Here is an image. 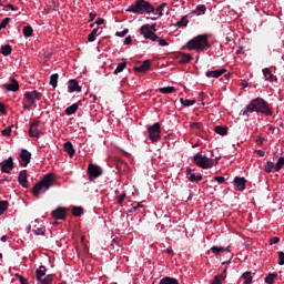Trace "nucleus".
I'll return each instance as SVG.
<instances>
[{
	"instance_id": "obj_1",
	"label": "nucleus",
	"mask_w": 284,
	"mask_h": 284,
	"mask_svg": "<svg viewBox=\"0 0 284 284\" xmlns=\"http://www.w3.org/2000/svg\"><path fill=\"white\" fill-rule=\"evenodd\" d=\"M262 114L265 116H273L274 112L263 98H255L250 101V103L240 111V115H248V113Z\"/></svg>"
},
{
	"instance_id": "obj_2",
	"label": "nucleus",
	"mask_w": 284,
	"mask_h": 284,
	"mask_svg": "<svg viewBox=\"0 0 284 284\" xmlns=\"http://www.w3.org/2000/svg\"><path fill=\"white\" fill-rule=\"evenodd\" d=\"M126 12L136 16L151 14L155 12V8L146 0H135L131 6H129Z\"/></svg>"
},
{
	"instance_id": "obj_3",
	"label": "nucleus",
	"mask_w": 284,
	"mask_h": 284,
	"mask_svg": "<svg viewBox=\"0 0 284 284\" xmlns=\"http://www.w3.org/2000/svg\"><path fill=\"white\" fill-rule=\"evenodd\" d=\"M186 48L192 51H206L211 48L210 41H209V34H199L194 37L193 39L189 40L186 43Z\"/></svg>"
},
{
	"instance_id": "obj_4",
	"label": "nucleus",
	"mask_w": 284,
	"mask_h": 284,
	"mask_svg": "<svg viewBox=\"0 0 284 284\" xmlns=\"http://www.w3.org/2000/svg\"><path fill=\"white\" fill-rule=\"evenodd\" d=\"M55 183L54 174L50 173L43 176L41 181H39L34 186L32 187L31 192L34 197H40V193L43 190V192H47L51 186H53Z\"/></svg>"
},
{
	"instance_id": "obj_5",
	"label": "nucleus",
	"mask_w": 284,
	"mask_h": 284,
	"mask_svg": "<svg viewBox=\"0 0 284 284\" xmlns=\"http://www.w3.org/2000/svg\"><path fill=\"white\" fill-rule=\"evenodd\" d=\"M140 34L143 36L144 39L151 40L152 42H158L161 47H168L169 42L159 37L154 31L150 30V24H143L140 28Z\"/></svg>"
},
{
	"instance_id": "obj_6",
	"label": "nucleus",
	"mask_w": 284,
	"mask_h": 284,
	"mask_svg": "<svg viewBox=\"0 0 284 284\" xmlns=\"http://www.w3.org/2000/svg\"><path fill=\"white\" fill-rule=\"evenodd\" d=\"M219 159L220 158H215V159L206 158V155H201V152H200L193 155V163L201 169L207 170L213 166H216L219 164Z\"/></svg>"
},
{
	"instance_id": "obj_7",
	"label": "nucleus",
	"mask_w": 284,
	"mask_h": 284,
	"mask_svg": "<svg viewBox=\"0 0 284 284\" xmlns=\"http://www.w3.org/2000/svg\"><path fill=\"white\" fill-rule=\"evenodd\" d=\"M148 133H149V140L152 143H156L161 140L162 138V129H161V123L160 122H155L152 125L148 126Z\"/></svg>"
},
{
	"instance_id": "obj_8",
	"label": "nucleus",
	"mask_w": 284,
	"mask_h": 284,
	"mask_svg": "<svg viewBox=\"0 0 284 284\" xmlns=\"http://www.w3.org/2000/svg\"><path fill=\"white\" fill-rule=\"evenodd\" d=\"M41 122L39 120H33L30 123L28 134L30 138L40 139L43 135L42 130L39 128Z\"/></svg>"
},
{
	"instance_id": "obj_9",
	"label": "nucleus",
	"mask_w": 284,
	"mask_h": 284,
	"mask_svg": "<svg viewBox=\"0 0 284 284\" xmlns=\"http://www.w3.org/2000/svg\"><path fill=\"white\" fill-rule=\"evenodd\" d=\"M41 97L42 93L38 92L37 90L24 92V101H27L29 105H33L36 101H41Z\"/></svg>"
},
{
	"instance_id": "obj_10",
	"label": "nucleus",
	"mask_w": 284,
	"mask_h": 284,
	"mask_svg": "<svg viewBox=\"0 0 284 284\" xmlns=\"http://www.w3.org/2000/svg\"><path fill=\"white\" fill-rule=\"evenodd\" d=\"M103 174L102 170L94 164H90L88 168L89 180L93 181Z\"/></svg>"
},
{
	"instance_id": "obj_11",
	"label": "nucleus",
	"mask_w": 284,
	"mask_h": 284,
	"mask_svg": "<svg viewBox=\"0 0 284 284\" xmlns=\"http://www.w3.org/2000/svg\"><path fill=\"white\" fill-rule=\"evenodd\" d=\"M0 166L2 173H11V171L14 169L13 158H8V160H3V162L0 163Z\"/></svg>"
},
{
	"instance_id": "obj_12",
	"label": "nucleus",
	"mask_w": 284,
	"mask_h": 284,
	"mask_svg": "<svg viewBox=\"0 0 284 284\" xmlns=\"http://www.w3.org/2000/svg\"><path fill=\"white\" fill-rule=\"evenodd\" d=\"M31 158H32V155H31L30 151H28L27 149H22L20 151V165H22L24 168L28 166L29 163L31 162Z\"/></svg>"
},
{
	"instance_id": "obj_13",
	"label": "nucleus",
	"mask_w": 284,
	"mask_h": 284,
	"mask_svg": "<svg viewBox=\"0 0 284 284\" xmlns=\"http://www.w3.org/2000/svg\"><path fill=\"white\" fill-rule=\"evenodd\" d=\"M52 216L57 221H65L67 220V209L58 207L57 210L52 211Z\"/></svg>"
},
{
	"instance_id": "obj_14",
	"label": "nucleus",
	"mask_w": 284,
	"mask_h": 284,
	"mask_svg": "<svg viewBox=\"0 0 284 284\" xmlns=\"http://www.w3.org/2000/svg\"><path fill=\"white\" fill-rule=\"evenodd\" d=\"M3 88H6L8 91H11V92H18L20 89V85L17 79L10 78V83L4 84Z\"/></svg>"
},
{
	"instance_id": "obj_15",
	"label": "nucleus",
	"mask_w": 284,
	"mask_h": 284,
	"mask_svg": "<svg viewBox=\"0 0 284 284\" xmlns=\"http://www.w3.org/2000/svg\"><path fill=\"white\" fill-rule=\"evenodd\" d=\"M18 183L22 185L23 187H29V181H28V171L22 170L20 174L18 175Z\"/></svg>"
},
{
	"instance_id": "obj_16",
	"label": "nucleus",
	"mask_w": 284,
	"mask_h": 284,
	"mask_svg": "<svg viewBox=\"0 0 284 284\" xmlns=\"http://www.w3.org/2000/svg\"><path fill=\"white\" fill-rule=\"evenodd\" d=\"M233 183L235 184V190L244 191L246 189L247 181L244 178L236 176L235 180H233Z\"/></svg>"
},
{
	"instance_id": "obj_17",
	"label": "nucleus",
	"mask_w": 284,
	"mask_h": 284,
	"mask_svg": "<svg viewBox=\"0 0 284 284\" xmlns=\"http://www.w3.org/2000/svg\"><path fill=\"white\" fill-rule=\"evenodd\" d=\"M63 151L67 152L70 158H73L74 154L77 153L74 145H72V142L70 141L64 142Z\"/></svg>"
},
{
	"instance_id": "obj_18",
	"label": "nucleus",
	"mask_w": 284,
	"mask_h": 284,
	"mask_svg": "<svg viewBox=\"0 0 284 284\" xmlns=\"http://www.w3.org/2000/svg\"><path fill=\"white\" fill-rule=\"evenodd\" d=\"M226 277H227V266H225V268H223L222 274H219L214 277V280L211 284H223V282L226 280Z\"/></svg>"
},
{
	"instance_id": "obj_19",
	"label": "nucleus",
	"mask_w": 284,
	"mask_h": 284,
	"mask_svg": "<svg viewBox=\"0 0 284 284\" xmlns=\"http://www.w3.org/2000/svg\"><path fill=\"white\" fill-rule=\"evenodd\" d=\"M186 178L189 179V181L196 183L203 180V176L200 173H192V170L190 169L186 170Z\"/></svg>"
},
{
	"instance_id": "obj_20",
	"label": "nucleus",
	"mask_w": 284,
	"mask_h": 284,
	"mask_svg": "<svg viewBox=\"0 0 284 284\" xmlns=\"http://www.w3.org/2000/svg\"><path fill=\"white\" fill-rule=\"evenodd\" d=\"M68 91L70 92V93H72V92H81V87L79 85V81H77V80H70L69 81V85H68Z\"/></svg>"
},
{
	"instance_id": "obj_21",
	"label": "nucleus",
	"mask_w": 284,
	"mask_h": 284,
	"mask_svg": "<svg viewBox=\"0 0 284 284\" xmlns=\"http://www.w3.org/2000/svg\"><path fill=\"white\" fill-rule=\"evenodd\" d=\"M150 68H151V61L150 60H145V61L142 62V64L140 67H135L134 71L135 72L144 73V72L149 71Z\"/></svg>"
},
{
	"instance_id": "obj_22",
	"label": "nucleus",
	"mask_w": 284,
	"mask_h": 284,
	"mask_svg": "<svg viewBox=\"0 0 284 284\" xmlns=\"http://www.w3.org/2000/svg\"><path fill=\"white\" fill-rule=\"evenodd\" d=\"M226 72H227L226 69H221V70H215V71H207L206 77L207 78H220L221 75H223Z\"/></svg>"
},
{
	"instance_id": "obj_23",
	"label": "nucleus",
	"mask_w": 284,
	"mask_h": 284,
	"mask_svg": "<svg viewBox=\"0 0 284 284\" xmlns=\"http://www.w3.org/2000/svg\"><path fill=\"white\" fill-rule=\"evenodd\" d=\"M211 251H212L213 254L219 256L224 252H230V246L224 247V246L214 245V246H212Z\"/></svg>"
},
{
	"instance_id": "obj_24",
	"label": "nucleus",
	"mask_w": 284,
	"mask_h": 284,
	"mask_svg": "<svg viewBox=\"0 0 284 284\" xmlns=\"http://www.w3.org/2000/svg\"><path fill=\"white\" fill-rule=\"evenodd\" d=\"M77 111H79V104L73 103L72 105H70L65 109V114L68 116H71V115H74L77 113Z\"/></svg>"
},
{
	"instance_id": "obj_25",
	"label": "nucleus",
	"mask_w": 284,
	"mask_h": 284,
	"mask_svg": "<svg viewBox=\"0 0 284 284\" xmlns=\"http://www.w3.org/2000/svg\"><path fill=\"white\" fill-rule=\"evenodd\" d=\"M47 266H39L36 271L37 281H42V277L45 276Z\"/></svg>"
},
{
	"instance_id": "obj_26",
	"label": "nucleus",
	"mask_w": 284,
	"mask_h": 284,
	"mask_svg": "<svg viewBox=\"0 0 284 284\" xmlns=\"http://www.w3.org/2000/svg\"><path fill=\"white\" fill-rule=\"evenodd\" d=\"M99 30H100V28L97 27V28L93 29L92 32H90V33L88 34V41H89V42L95 41V37H98V36L101 34V31H99Z\"/></svg>"
},
{
	"instance_id": "obj_27",
	"label": "nucleus",
	"mask_w": 284,
	"mask_h": 284,
	"mask_svg": "<svg viewBox=\"0 0 284 284\" xmlns=\"http://www.w3.org/2000/svg\"><path fill=\"white\" fill-rule=\"evenodd\" d=\"M159 284H179V280L170 276L163 277Z\"/></svg>"
},
{
	"instance_id": "obj_28",
	"label": "nucleus",
	"mask_w": 284,
	"mask_h": 284,
	"mask_svg": "<svg viewBox=\"0 0 284 284\" xmlns=\"http://www.w3.org/2000/svg\"><path fill=\"white\" fill-rule=\"evenodd\" d=\"M241 278L244 280L243 284H252L253 282V276H252V272H245L241 275Z\"/></svg>"
},
{
	"instance_id": "obj_29",
	"label": "nucleus",
	"mask_w": 284,
	"mask_h": 284,
	"mask_svg": "<svg viewBox=\"0 0 284 284\" xmlns=\"http://www.w3.org/2000/svg\"><path fill=\"white\" fill-rule=\"evenodd\" d=\"M11 53H12L11 44H3L1 47V54H3L4 57H9Z\"/></svg>"
},
{
	"instance_id": "obj_30",
	"label": "nucleus",
	"mask_w": 284,
	"mask_h": 284,
	"mask_svg": "<svg viewBox=\"0 0 284 284\" xmlns=\"http://www.w3.org/2000/svg\"><path fill=\"white\" fill-rule=\"evenodd\" d=\"M227 132H229V128L227 126H222V125H216L215 126V133L222 135V136H225L227 135Z\"/></svg>"
},
{
	"instance_id": "obj_31",
	"label": "nucleus",
	"mask_w": 284,
	"mask_h": 284,
	"mask_svg": "<svg viewBox=\"0 0 284 284\" xmlns=\"http://www.w3.org/2000/svg\"><path fill=\"white\" fill-rule=\"evenodd\" d=\"M278 277V274L277 273H271V274H268L266 277H265V280H264V282L266 283V284H274L275 283V280Z\"/></svg>"
},
{
	"instance_id": "obj_32",
	"label": "nucleus",
	"mask_w": 284,
	"mask_h": 284,
	"mask_svg": "<svg viewBox=\"0 0 284 284\" xmlns=\"http://www.w3.org/2000/svg\"><path fill=\"white\" fill-rule=\"evenodd\" d=\"M22 34L24 36V38H31L33 36V28L31 26H26L22 29Z\"/></svg>"
},
{
	"instance_id": "obj_33",
	"label": "nucleus",
	"mask_w": 284,
	"mask_h": 284,
	"mask_svg": "<svg viewBox=\"0 0 284 284\" xmlns=\"http://www.w3.org/2000/svg\"><path fill=\"white\" fill-rule=\"evenodd\" d=\"M166 7H168V3H165V2L158 6L156 9H155V11H156L155 16H158L159 18L163 17L164 16L163 11Z\"/></svg>"
},
{
	"instance_id": "obj_34",
	"label": "nucleus",
	"mask_w": 284,
	"mask_h": 284,
	"mask_svg": "<svg viewBox=\"0 0 284 284\" xmlns=\"http://www.w3.org/2000/svg\"><path fill=\"white\" fill-rule=\"evenodd\" d=\"M193 58L190 54H182L179 59L180 64H187Z\"/></svg>"
},
{
	"instance_id": "obj_35",
	"label": "nucleus",
	"mask_w": 284,
	"mask_h": 284,
	"mask_svg": "<svg viewBox=\"0 0 284 284\" xmlns=\"http://www.w3.org/2000/svg\"><path fill=\"white\" fill-rule=\"evenodd\" d=\"M263 74L265 77V80L271 81V82L274 81V74L272 73V71L268 68L263 70Z\"/></svg>"
},
{
	"instance_id": "obj_36",
	"label": "nucleus",
	"mask_w": 284,
	"mask_h": 284,
	"mask_svg": "<svg viewBox=\"0 0 284 284\" xmlns=\"http://www.w3.org/2000/svg\"><path fill=\"white\" fill-rule=\"evenodd\" d=\"M58 81H59V74L58 73H55V74H52L51 77H50V85L52 87V88H57L58 87Z\"/></svg>"
},
{
	"instance_id": "obj_37",
	"label": "nucleus",
	"mask_w": 284,
	"mask_h": 284,
	"mask_svg": "<svg viewBox=\"0 0 284 284\" xmlns=\"http://www.w3.org/2000/svg\"><path fill=\"white\" fill-rule=\"evenodd\" d=\"M159 91L163 94H170V93H174L176 89L174 87H165V88L159 89Z\"/></svg>"
},
{
	"instance_id": "obj_38",
	"label": "nucleus",
	"mask_w": 284,
	"mask_h": 284,
	"mask_svg": "<svg viewBox=\"0 0 284 284\" xmlns=\"http://www.w3.org/2000/svg\"><path fill=\"white\" fill-rule=\"evenodd\" d=\"M187 23H189L187 16H184V17L181 18L180 21L176 22V27L178 28H185V27H187Z\"/></svg>"
},
{
	"instance_id": "obj_39",
	"label": "nucleus",
	"mask_w": 284,
	"mask_h": 284,
	"mask_svg": "<svg viewBox=\"0 0 284 284\" xmlns=\"http://www.w3.org/2000/svg\"><path fill=\"white\" fill-rule=\"evenodd\" d=\"M9 207V202L8 201H0V216L7 212Z\"/></svg>"
},
{
	"instance_id": "obj_40",
	"label": "nucleus",
	"mask_w": 284,
	"mask_h": 284,
	"mask_svg": "<svg viewBox=\"0 0 284 284\" xmlns=\"http://www.w3.org/2000/svg\"><path fill=\"white\" fill-rule=\"evenodd\" d=\"M274 169L275 164L273 162H266V164L264 165V171L266 173H272Z\"/></svg>"
},
{
	"instance_id": "obj_41",
	"label": "nucleus",
	"mask_w": 284,
	"mask_h": 284,
	"mask_svg": "<svg viewBox=\"0 0 284 284\" xmlns=\"http://www.w3.org/2000/svg\"><path fill=\"white\" fill-rule=\"evenodd\" d=\"M284 166V158H278L277 163L275 164V171L280 172Z\"/></svg>"
},
{
	"instance_id": "obj_42",
	"label": "nucleus",
	"mask_w": 284,
	"mask_h": 284,
	"mask_svg": "<svg viewBox=\"0 0 284 284\" xmlns=\"http://www.w3.org/2000/svg\"><path fill=\"white\" fill-rule=\"evenodd\" d=\"M73 216H81L83 214V209L81 206H74L72 209Z\"/></svg>"
},
{
	"instance_id": "obj_43",
	"label": "nucleus",
	"mask_w": 284,
	"mask_h": 284,
	"mask_svg": "<svg viewBox=\"0 0 284 284\" xmlns=\"http://www.w3.org/2000/svg\"><path fill=\"white\" fill-rule=\"evenodd\" d=\"M39 282H41V284H53V275H48L44 278H41Z\"/></svg>"
},
{
	"instance_id": "obj_44",
	"label": "nucleus",
	"mask_w": 284,
	"mask_h": 284,
	"mask_svg": "<svg viewBox=\"0 0 284 284\" xmlns=\"http://www.w3.org/2000/svg\"><path fill=\"white\" fill-rule=\"evenodd\" d=\"M182 105H185V108H190V105H194L195 101L194 100H189V99H181L180 100Z\"/></svg>"
},
{
	"instance_id": "obj_45",
	"label": "nucleus",
	"mask_w": 284,
	"mask_h": 284,
	"mask_svg": "<svg viewBox=\"0 0 284 284\" xmlns=\"http://www.w3.org/2000/svg\"><path fill=\"white\" fill-rule=\"evenodd\" d=\"M128 63L126 62H122L118 65V68L114 71V74H119L121 72H123V70L126 68Z\"/></svg>"
},
{
	"instance_id": "obj_46",
	"label": "nucleus",
	"mask_w": 284,
	"mask_h": 284,
	"mask_svg": "<svg viewBox=\"0 0 284 284\" xmlns=\"http://www.w3.org/2000/svg\"><path fill=\"white\" fill-rule=\"evenodd\" d=\"M190 128H191L192 130L202 131L203 124H202L201 122H193V123H191Z\"/></svg>"
},
{
	"instance_id": "obj_47",
	"label": "nucleus",
	"mask_w": 284,
	"mask_h": 284,
	"mask_svg": "<svg viewBox=\"0 0 284 284\" xmlns=\"http://www.w3.org/2000/svg\"><path fill=\"white\" fill-rule=\"evenodd\" d=\"M13 128H14V125H10V126L6 128L4 130H2V135L10 136Z\"/></svg>"
},
{
	"instance_id": "obj_48",
	"label": "nucleus",
	"mask_w": 284,
	"mask_h": 284,
	"mask_svg": "<svg viewBox=\"0 0 284 284\" xmlns=\"http://www.w3.org/2000/svg\"><path fill=\"white\" fill-rule=\"evenodd\" d=\"M11 22V18H4L3 21L0 23V31L6 29L7 26Z\"/></svg>"
},
{
	"instance_id": "obj_49",
	"label": "nucleus",
	"mask_w": 284,
	"mask_h": 284,
	"mask_svg": "<svg viewBox=\"0 0 284 284\" xmlns=\"http://www.w3.org/2000/svg\"><path fill=\"white\" fill-rule=\"evenodd\" d=\"M278 265L283 266L284 265V252L283 251H278Z\"/></svg>"
},
{
	"instance_id": "obj_50",
	"label": "nucleus",
	"mask_w": 284,
	"mask_h": 284,
	"mask_svg": "<svg viewBox=\"0 0 284 284\" xmlns=\"http://www.w3.org/2000/svg\"><path fill=\"white\" fill-rule=\"evenodd\" d=\"M280 242H281V237L274 236L270 240V245H275V244H278Z\"/></svg>"
},
{
	"instance_id": "obj_51",
	"label": "nucleus",
	"mask_w": 284,
	"mask_h": 284,
	"mask_svg": "<svg viewBox=\"0 0 284 284\" xmlns=\"http://www.w3.org/2000/svg\"><path fill=\"white\" fill-rule=\"evenodd\" d=\"M129 33V29H124L123 31H118L116 37L124 38Z\"/></svg>"
},
{
	"instance_id": "obj_52",
	"label": "nucleus",
	"mask_w": 284,
	"mask_h": 284,
	"mask_svg": "<svg viewBox=\"0 0 284 284\" xmlns=\"http://www.w3.org/2000/svg\"><path fill=\"white\" fill-rule=\"evenodd\" d=\"M139 207H143V205L138 204L136 206L131 207V210L126 211V214H133V212H136Z\"/></svg>"
},
{
	"instance_id": "obj_53",
	"label": "nucleus",
	"mask_w": 284,
	"mask_h": 284,
	"mask_svg": "<svg viewBox=\"0 0 284 284\" xmlns=\"http://www.w3.org/2000/svg\"><path fill=\"white\" fill-rule=\"evenodd\" d=\"M125 197H126V193L123 192V193L118 197V203H119V204H122V203L124 202Z\"/></svg>"
},
{
	"instance_id": "obj_54",
	"label": "nucleus",
	"mask_w": 284,
	"mask_h": 284,
	"mask_svg": "<svg viewBox=\"0 0 284 284\" xmlns=\"http://www.w3.org/2000/svg\"><path fill=\"white\" fill-rule=\"evenodd\" d=\"M16 277H18V281H20V284H29L28 280H26L23 276L16 275Z\"/></svg>"
},
{
	"instance_id": "obj_55",
	"label": "nucleus",
	"mask_w": 284,
	"mask_h": 284,
	"mask_svg": "<svg viewBox=\"0 0 284 284\" xmlns=\"http://www.w3.org/2000/svg\"><path fill=\"white\" fill-rule=\"evenodd\" d=\"M196 10H197V12H200V13H205V11H206V7L204 6V4H201V6H197V8H196Z\"/></svg>"
},
{
	"instance_id": "obj_56",
	"label": "nucleus",
	"mask_w": 284,
	"mask_h": 284,
	"mask_svg": "<svg viewBox=\"0 0 284 284\" xmlns=\"http://www.w3.org/2000/svg\"><path fill=\"white\" fill-rule=\"evenodd\" d=\"M33 233L36 235H42V236L44 235V231L41 227H38V229L33 230Z\"/></svg>"
},
{
	"instance_id": "obj_57",
	"label": "nucleus",
	"mask_w": 284,
	"mask_h": 284,
	"mask_svg": "<svg viewBox=\"0 0 284 284\" xmlns=\"http://www.w3.org/2000/svg\"><path fill=\"white\" fill-rule=\"evenodd\" d=\"M264 141H265V139L263 136H258V138L255 139V142H256L257 145H263Z\"/></svg>"
},
{
	"instance_id": "obj_58",
	"label": "nucleus",
	"mask_w": 284,
	"mask_h": 284,
	"mask_svg": "<svg viewBox=\"0 0 284 284\" xmlns=\"http://www.w3.org/2000/svg\"><path fill=\"white\" fill-rule=\"evenodd\" d=\"M214 180H215L216 182H219L220 184L225 183V178H223V176H215Z\"/></svg>"
},
{
	"instance_id": "obj_59",
	"label": "nucleus",
	"mask_w": 284,
	"mask_h": 284,
	"mask_svg": "<svg viewBox=\"0 0 284 284\" xmlns=\"http://www.w3.org/2000/svg\"><path fill=\"white\" fill-rule=\"evenodd\" d=\"M165 252H166V254L170 255V256H174V255H175V252H174V250H173L172 247H168V248L165 250Z\"/></svg>"
},
{
	"instance_id": "obj_60",
	"label": "nucleus",
	"mask_w": 284,
	"mask_h": 284,
	"mask_svg": "<svg viewBox=\"0 0 284 284\" xmlns=\"http://www.w3.org/2000/svg\"><path fill=\"white\" fill-rule=\"evenodd\" d=\"M31 105H32V104H30V103L27 102V103H23V104H22V108H23L24 111H30V110H31Z\"/></svg>"
},
{
	"instance_id": "obj_61",
	"label": "nucleus",
	"mask_w": 284,
	"mask_h": 284,
	"mask_svg": "<svg viewBox=\"0 0 284 284\" xmlns=\"http://www.w3.org/2000/svg\"><path fill=\"white\" fill-rule=\"evenodd\" d=\"M0 113L4 115L7 114L6 105L2 103H0Z\"/></svg>"
},
{
	"instance_id": "obj_62",
	"label": "nucleus",
	"mask_w": 284,
	"mask_h": 284,
	"mask_svg": "<svg viewBox=\"0 0 284 284\" xmlns=\"http://www.w3.org/2000/svg\"><path fill=\"white\" fill-rule=\"evenodd\" d=\"M124 44H126V45L132 44V38L130 36L124 38Z\"/></svg>"
},
{
	"instance_id": "obj_63",
	"label": "nucleus",
	"mask_w": 284,
	"mask_h": 284,
	"mask_svg": "<svg viewBox=\"0 0 284 284\" xmlns=\"http://www.w3.org/2000/svg\"><path fill=\"white\" fill-rule=\"evenodd\" d=\"M97 26H102L104 24V19L103 18H98V20L94 22Z\"/></svg>"
},
{
	"instance_id": "obj_64",
	"label": "nucleus",
	"mask_w": 284,
	"mask_h": 284,
	"mask_svg": "<svg viewBox=\"0 0 284 284\" xmlns=\"http://www.w3.org/2000/svg\"><path fill=\"white\" fill-rule=\"evenodd\" d=\"M95 17H97V13L95 12H90L89 13V22H92L94 19H95Z\"/></svg>"
}]
</instances>
